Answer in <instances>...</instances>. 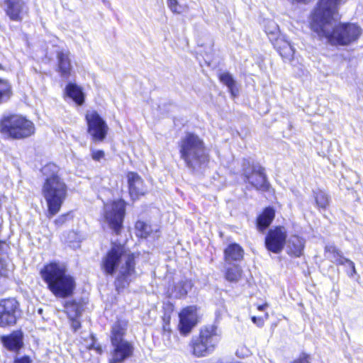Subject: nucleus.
<instances>
[{"instance_id":"obj_32","label":"nucleus","mask_w":363,"mask_h":363,"mask_svg":"<svg viewBox=\"0 0 363 363\" xmlns=\"http://www.w3.org/2000/svg\"><path fill=\"white\" fill-rule=\"evenodd\" d=\"M193 353L196 357H204L211 353L208 348L203 344L200 338L193 344Z\"/></svg>"},{"instance_id":"obj_26","label":"nucleus","mask_w":363,"mask_h":363,"mask_svg":"<svg viewBox=\"0 0 363 363\" xmlns=\"http://www.w3.org/2000/svg\"><path fill=\"white\" fill-rule=\"evenodd\" d=\"M66 93L77 104L81 105L84 102V95L79 86L72 84H68L66 88Z\"/></svg>"},{"instance_id":"obj_29","label":"nucleus","mask_w":363,"mask_h":363,"mask_svg":"<svg viewBox=\"0 0 363 363\" xmlns=\"http://www.w3.org/2000/svg\"><path fill=\"white\" fill-rule=\"evenodd\" d=\"M62 240L68 244L72 248H77L79 246L81 236L75 231H69L63 234Z\"/></svg>"},{"instance_id":"obj_6","label":"nucleus","mask_w":363,"mask_h":363,"mask_svg":"<svg viewBox=\"0 0 363 363\" xmlns=\"http://www.w3.org/2000/svg\"><path fill=\"white\" fill-rule=\"evenodd\" d=\"M2 129L13 138L20 139L34 133L33 123L20 116H11L2 122Z\"/></svg>"},{"instance_id":"obj_24","label":"nucleus","mask_w":363,"mask_h":363,"mask_svg":"<svg viewBox=\"0 0 363 363\" xmlns=\"http://www.w3.org/2000/svg\"><path fill=\"white\" fill-rule=\"evenodd\" d=\"M274 218V211L272 208H267L257 218V228L262 230L267 228Z\"/></svg>"},{"instance_id":"obj_38","label":"nucleus","mask_w":363,"mask_h":363,"mask_svg":"<svg viewBox=\"0 0 363 363\" xmlns=\"http://www.w3.org/2000/svg\"><path fill=\"white\" fill-rule=\"evenodd\" d=\"M274 48L279 52L282 50V48H284L286 45H290L291 43L287 40L285 35H281L279 38H277L275 40L272 42Z\"/></svg>"},{"instance_id":"obj_19","label":"nucleus","mask_w":363,"mask_h":363,"mask_svg":"<svg viewBox=\"0 0 363 363\" xmlns=\"http://www.w3.org/2000/svg\"><path fill=\"white\" fill-rule=\"evenodd\" d=\"M199 338L208 348L211 352L214 350L220 340L219 336L216 333V329L213 328L202 330L201 331Z\"/></svg>"},{"instance_id":"obj_20","label":"nucleus","mask_w":363,"mask_h":363,"mask_svg":"<svg viewBox=\"0 0 363 363\" xmlns=\"http://www.w3.org/2000/svg\"><path fill=\"white\" fill-rule=\"evenodd\" d=\"M127 328V322L119 320L114 323L111 330V342L112 344L125 342L123 339Z\"/></svg>"},{"instance_id":"obj_35","label":"nucleus","mask_w":363,"mask_h":363,"mask_svg":"<svg viewBox=\"0 0 363 363\" xmlns=\"http://www.w3.org/2000/svg\"><path fill=\"white\" fill-rule=\"evenodd\" d=\"M65 311L71 319L77 317L80 313L79 307L75 302L67 301L65 305Z\"/></svg>"},{"instance_id":"obj_41","label":"nucleus","mask_w":363,"mask_h":363,"mask_svg":"<svg viewBox=\"0 0 363 363\" xmlns=\"http://www.w3.org/2000/svg\"><path fill=\"white\" fill-rule=\"evenodd\" d=\"M92 350H95L98 354H101L103 349L101 345L96 340L94 337L92 335Z\"/></svg>"},{"instance_id":"obj_15","label":"nucleus","mask_w":363,"mask_h":363,"mask_svg":"<svg viewBox=\"0 0 363 363\" xmlns=\"http://www.w3.org/2000/svg\"><path fill=\"white\" fill-rule=\"evenodd\" d=\"M325 256L332 262L337 264H347L351 269V276L356 273L355 266L353 262L344 257L341 252L333 245L325 246Z\"/></svg>"},{"instance_id":"obj_1","label":"nucleus","mask_w":363,"mask_h":363,"mask_svg":"<svg viewBox=\"0 0 363 363\" xmlns=\"http://www.w3.org/2000/svg\"><path fill=\"white\" fill-rule=\"evenodd\" d=\"M106 273L116 275L115 286L118 292L128 287L136 277L135 256L123 245L113 244L104 259Z\"/></svg>"},{"instance_id":"obj_17","label":"nucleus","mask_w":363,"mask_h":363,"mask_svg":"<svg viewBox=\"0 0 363 363\" xmlns=\"http://www.w3.org/2000/svg\"><path fill=\"white\" fill-rule=\"evenodd\" d=\"M245 174L247 182L257 189L263 191L267 189L268 184L262 169H254L250 174H247V172Z\"/></svg>"},{"instance_id":"obj_36","label":"nucleus","mask_w":363,"mask_h":363,"mask_svg":"<svg viewBox=\"0 0 363 363\" xmlns=\"http://www.w3.org/2000/svg\"><path fill=\"white\" fill-rule=\"evenodd\" d=\"M280 55L287 61H291L294 58L295 50L291 44L286 45L282 50L279 51Z\"/></svg>"},{"instance_id":"obj_7","label":"nucleus","mask_w":363,"mask_h":363,"mask_svg":"<svg viewBox=\"0 0 363 363\" xmlns=\"http://www.w3.org/2000/svg\"><path fill=\"white\" fill-rule=\"evenodd\" d=\"M125 213V203L123 200L115 201L104 206L106 221L116 234L121 231Z\"/></svg>"},{"instance_id":"obj_13","label":"nucleus","mask_w":363,"mask_h":363,"mask_svg":"<svg viewBox=\"0 0 363 363\" xmlns=\"http://www.w3.org/2000/svg\"><path fill=\"white\" fill-rule=\"evenodd\" d=\"M108 130L106 122L96 112H92V141H103Z\"/></svg>"},{"instance_id":"obj_25","label":"nucleus","mask_w":363,"mask_h":363,"mask_svg":"<svg viewBox=\"0 0 363 363\" xmlns=\"http://www.w3.org/2000/svg\"><path fill=\"white\" fill-rule=\"evenodd\" d=\"M219 79L222 83L226 85L233 97L238 94V89L237 88L236 83L233 79L231 74L228 72H223L220 74Z\"/></svg>"},{"instance_id":"obj_14","label":"nucleus","mask_w":363,"mask_h":363,"mask_svg":"<svg viewBox=\"0 0 363 363\" xmlns=\"http://www.w3.org/2000/svg\"><path fill=\"white\" fill-rule=\"evenodd\" d=\"M130 196L135 199L139 196L144 195L147 189L142 178L135 172H129L127 175Z\"/></svg>"},{"instance_id":"obj_22","label":"nucleus","mask_w":363,"mask_h":363,"mask_svg":"<svg viewBox=\"0 0 363 363\" xmlns=\"http://www.w3.org/2000/svg\"><path fill=\"white\" fill-rule=\"evenodd\" d=\"M4 345L10 350H16L21 347L22 335L16 332L9 336L2 337Z\"/></svg>"},{"instance_id":"obj_16","label":"nucleus","mask_w":363,"mask_h":363,"mask_svg":"<svg viewBox=\"0 0 363 363\" xmlns=\"http://www.w3.org/2000/svg\"><path fill=\"white\" fill-rule=\"evenodd\" d=\"M113 345L114 346V351L112 354L110 363L122 362L133 353V347L132 345L127 341L117 342L116 344H113Z\"/></svg>"},{"instance_id":"obj_49","label":"nucleus","mask_w":363,"mask_h":363,"mask_svg":"<svg viewBox=\"0 0 363 363\" xmlns=\"http://www.w3.org/2000/svg\"><path fill=\"white\" fill-rule=\"evenodd\" d=\"M102 1H103V2H105V1H106V0H102Z\"/></svg>"},{"instance_id":"obj_4","label":"nucleus","mask_w":363,"mask_h":363,"mask_svg":"<svg viewBox=\"0 0 363 363\" xmlns=\"http://www.w3.org/2000/svg\"><path fill=\"white\" fill-rule=\"evenodd\" d=\"M40 275L48 289L57 297H68L74 289V279L62 263L53 262L45 265Z\"/></svg>"},{"instance_id":"obj_11","label":"nucleus","mask_w":363,"mask_h":363,"mask_svg":"<svg viewBox=\"0 0 363 363\" xmlns=\"http://www.w3.org/2000/svg\"><path fill=\"white\" fill-rule=\"evenodd\" d=\"M198 315L195 306H188L179 313V329L182 335H187L197 323Z\"/></svg>"},{"instance_id":"obj_12","label":"nucleus","mask_w":363,"mask_h":363,"mask_svg":"<svg viewBox=\"0 0 363 363\" xmlns=\"http://www.w3.org/2000/svg\"><path fill=\"white\" fill-rule=\"evenodd\" d=\"M4 7L6 15L14 21H21L28 11L24 0H4Z\"/></svg>"},{"instance_id":"obj_34","label":"nucleus","mask_w":363,"mask_h":363,"mask_svg":"<svg viewBox=\"0 0 363 363\" xmlns=\"http://www.w3.org/2000/svg\"><path fill=\"white\" fill-rule=\"evenodd\" d=\"M242 274V271L240 268L235 265L230 268H228L225 273V279L229 281H238Z\"/></svg>"},{"instance_id":"obj_37","label":"nucleus","mask_w":363,"mask_h":363,"mask_svg":"<svg viewBox=\"0 0 363 363\" xmlns=\"http://www.w3.org/2000/svg\"><path fill=\"white\" fill-rule=\"evenodd\" d=\"M167 6L172 12L181 13L184 11V7L181 5L178 0H167Z\"/></svg>"},{"instance_id":"obj_3","label":"nucleus","mask_w":363,"mask_h":363,"mask_svg":"<svg viewBox=\"0 0 363 363\" xmlns=\"http://www.w3.org/2000/svg\"><path fill=\"white\" fill-rule=\"evenodd\" d=\"M57 167L48 164L42 169L44 175L48 176L43 184L42 192L48 205V217L56 215L67 196V186L56 174Z\"/></svg>"},{"instance_id":"obj_5","label":"nucleus","mask_w":363,"mask_h":363,"mask_svg":"<svg viewBox=\"0 0 363 363\" xmlns=\"http://www.w3.org/2000/svg\"><path fill=\"white\" fill-rule=\"evenodd\" d=\"M180 157L192 169L199 168L208 160L204 142L199 135L187 133L179 142Z\"/></svg>"},{"instance_id":"obj_21","label":"nucleus","mask_w":363,"mask_h":363,"mask_svg":"<svg viewBox=\"0 0 363 363\" xmlns=\"http://www.w3.org/2000/svg\"><path fill=\"white\" fill-rule=\"evenodd\" d=\"M225 259L227 262L238 261L243 257V250L238 244H231L224 251Z\"/></svg>"},{"instance_id":"obj_2","label":"nucleus","mask_w":363,"mask_h":363,"mask_svg":"<svg viewBox=\"0 0 363 363\" xmlns=\"http://www.w3.org/2000/svg\"><path fill=\"white\" fill-rule=\"evenodd\" d=\"M338 18L339 15L334 18L311 21V29L332 45L347 46L356 42L362 35L361 28L354 23L335 25Z\"/></svg>"},{"instance_id":"obj_18","label":"nucleus","mask_w":363,"mask_h":363,"mask_svg":"<svg viewBox=\"0 0 363 363\" xmlns=\"http://www.w3.org/2000/svg\"><path fill=\"white\" fill-rule=\"evenodd\" d=\"M305 240L299 236H291L287 243V253L296 257H299L303 255L305 247Z\"/></svg>"},{"instance_id":"obj_9","label":"nucleus","mask_w":363,"mask_h":363,"mask_svg":"<svg viewBox=\"0 0 363 363\" xmlns=\"http://www.w3.org/2000/svg\"><path fill=\"white\" fill-rule=\"evenodd\" d=\"M18 303L14 298L0 301V326L5 327L16 323Z\"/></svg>"},{"instance_id":"obj_33","label":"nucleus","mask_w":363,"mask_h":363,"mask_svg":"<svg viewBox=\"0 0 363 363\" xmlns=\"http://www.w3.org/2000/svg\"><path fill=\"white\" fill-rule=\"evenodd\" d=\"M313 195L316 205L318 208H325L329 204V198L328 195L321 190L313 191Z\"/></svg>"},{"instance_id":"obj_48","label":"nucleus","mask_w":363,"mask_h":363,"mask_svg":"<svg viewBox=\"0 0 363 363\" xmlns=\"http://www.w3.org/2000/svg\"><path fill=\"white\" fill-rule=\"evenodd\" d=\"M267 307H268V304L267 303H265L264 304L259 305L257 306V309L259 311H264Z\"/></svg>"},{"instance_id":"obj_30","label":"nucleus","mask_w":363,"mask_h":363,"mask_svg":"<svg viewBox=\"0 0 363 363\" xmlns=\"http://www.w3.org/2000/svg\"><path fill=\"white\" fill-rule=\"evenodd\" d=\"M12 95V88L10 83L0 79V104L8 101Z\"/></svg>"},{"instance_id":"obj_46","label":"nucleus","mask_w":363,"mask_h":363,"mask_svg":"<svg viewBox=\"0 0 363 363\" xmlns=\"http://www.w3.org/2000/svg\"><path fill=\"white\" fill-rule=\"evenodd\" d=\"M14 363H31V360L28 357H23L16 359Z\"/></svg>"},{"instance_id":"obj_43","label":"nucleus","mask_w":363,"mask_h":363,"mask_svg":"<svg viewBox=\"0 0 363 363\" xmlns=\"http://www.w3.org/2000/svg\"><path fill=\"white\" fill-rule=\"evenodd\" d=\"M67 216L68 215H62L59 216L57 219H55V223L58 226L62 225L66 222Z\"/></svg>"},{"instance_id":"obj_27","label":"nucleus","mask_w":363,"mask_h":363,"mask_svg":"<svg viewBox=\"0 0 363 363\" xmlns=\"http://www.w3.org/2000/svg\"><path fill=\"white\" fill-rule=\"evenodd\" d=\"M57 58L59 69L62 73V75L65 76L68 74L71 68V64L68 52H65L62 51L59 52L57 53Z\"/></svg>"},{"instance_id":"obj_44","label":"nucleus","mask_w":363,"mask_h":363,"mask_svg":"<svg viewBox=\"0 0 363 363\" xmlns=\"http://www.w3.org/2000/svg\"><path fill=\"white\" fill-rule=\"evenodd\" d=\"M252 321L259 327H261L264 325V320L261 317L252 316Z\"/></svg>"},{"instance_id":"obj_39","label":"nucleus","mask_w":363,"mask_h":363,"mask_svg":"<svg viewBox=\"0 0 363 363\" xmlns=\"http://www.w3.org/2000/svg\"><path fill=\"white\" fill-rule=\"evenodd\" d=\"M163 333L164 335L166 336L167 338L169 337V335L171 334L172 330L170 328L169 322H170V317L169 316H165L163 318Z\"/></svg>"},{"instance_id":"obj_10","label":"nucleus","mask_w":363,"mask_h":363,"mask_svg":"<svg viewBox=\"0 0 363 363\" xmlns=\"http://www.w3.org/2000/svg\"><path fill=\"white\" fill-rule=\"evenodd\" d=\"M286 231L284 227H277L269 231L265 238V245L268 250L279 253L286 243Z\"/></svg>"},{"instance_id":"obj_28","label":"nucleus","mask_w":363,"mask_h":363,"mask_svg":"<svg viewBox=\"0 0 363 363\" xmlns=\"http://www.w3.org/2000/svg\"><path fill=\"white\" fill-rule=\"evenodd\" d=\"M264 31L272 43L281 35L278 25L272 20L265 22Z\"/></svg>"},{"instance_id":"obj_31","label":"nucleus","mask_w":363,"mask_h":363,"mask_svg":"<svg viewBox=\"0 0 363 363\" xmlns=\"http://www.w3.org/2000/svg\"><path fill=\"white\" fill-rule=\"evenodd\" d=\"M191 288V283L190 281H181L175 286L172 295L176 298L183 297L186 295Z\"/></svg>"},{"instance_id":"obj_8","label":"nucleus","mask_w":363,"mask_h":363,"mask_svg":"<svg viewBox=\"0 0 363 363\" xmlns=\"http://www.w3.org/2000/svg\"><path fill=\"white\" fill-rule=\"evenodd\" d=\"M346 0H319L311 13V21L337 17L339 15L340 6Z\"/></svg>"},{"instance_id":"obj_23","label":"nucleus","mask_w":363,"mask_h":363,"mask_svg":"<svg viewBox=\"0 0 363 363\" xmlns=\"http://www.w3.org/2000/svg\"><path fill=\"white\" fill-rule=\"evenodd\" d=\"M135 228L136 235L142 238H146L157 232L156 227L152 228L147 223L142 220L137 221Z\"/></svg>"},{"instance_id":"obj_45","label":"nucleus","mask_w":363,"mask_h":363,"mask_svg":"<svg viewBox=\"0 0 363 363\" xmlns=\"http://www.w3.org/2000/svg\"><path fill=\"white\" fill-rule=\"evenodd\" d=\"M293 363H308V356L306 354H302L298 359L295 360Z\"/></svg>"},{"instance_id":"obj_42","label":"nucleus","mask_w":363,"mask_h":363,"mask_svg":"<svg viewBox=\"0 0 363 363\" xmlns=\"http://www.w3.org/2000/svg\"><path fill=\"white\" fill-rule=\"evenodd\" d=\"M104 157V152L102 150H98L92 152V159L100 161L101 159Z\"/></svg>"},{"instance_id":"obj_47","label":"nucleus","mask_w":363,"mask_h":363,"mask_svg":"<svg viewBox=\"0 0 363 363\" xmlns=\"http://www.w3.org/2000/svg\"><path fill=\"white\" fill-rule=\"evenodd\" d=\"M86 119L87 122V130L88 132H91V118H89V114H86Z\"/></svg>"},{"instance_id":"obj_40","label":"nucleus","mask_w":363,"mask_h":363,"mask_svg":"<svg viewBox=\"0 0 363 363\" xmlns=\"http://www.w3.org/2000/svg\"><path fill=\"white\" fill-rule=\"evenodd\" d=\"M9 269H7V265L6 262L0 259V277H7Z\"/></svg>"}]
</instances>
